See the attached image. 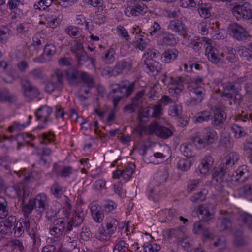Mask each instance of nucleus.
Instances as JSON below:
<instances>
[{
  "label": "nucleus",
  "instance_id": "f257e3e1",
  "mask_svg": "<svg viewBox=\"0 0 252 252\" xmlns=\"http://www.w3.org/2000/svg\"><path fill=\"white\" fill-rule=\"evenodd\" d=\"M111 87L108 96L112 100L113 106L117 108L122 98L127 97L131 94L133 91L134 85L133 82L124 80L120 84L112 85Z\"/></svg>",
  "mask_w": 252,
  "mask_h": 252
},
{
  "label": "nucleus",
  "instance_id": "f03ea898",
  "mask_svg": "<svg viewBox=\"0 0 252 252\" xmlns=\"http://www.w3.org/2000/svg\"><path fill=\"white\" fill-rule=\"evenodd\" d=\"M119 225V221L115 218L111 216L106 217L96 234V238L102 242L109 241L116 232Z\"/></svg>",
  "mask_w": 252,
  "mask_h": 252
},
{
  "label": "nucleus",
  "instance_id": "7ed1b4c3",
  "mask_svg": "<svg viewBox=\"0 0 252 252\" xmlns=\"http://www.w3.org/2000/svg\"><path fill=\"white\" fill-rule=\"evenodd\" d=\"M218 137V135L214 130L204 129L196 133L193 137V142L196 147L201 149L215 143Z\"/></svg>",
  "mask_w": 252,
  "mask_h": 252
},
{
  "label": "nucleus",
  "instance_id": "20e7f679",
  "mask_svg": "<svg viewBox=\"0 0 252 252\" xmlns=\"http://www.w3.org/2000/svg\"><path fill=\"white\" fill-rule=\"evenodd\" d=\"M147 134L155 133L158 136L167 138L172 135L173 132L170 128L160 126L157 122L152 123L148 125L144 130Z\"/></svg>",
  "mask_w": 252,
  "mask_h": 252
},
{
  "label": "nucleus",
  "instance_id": "39448f33",
  "mask_svg": "<svg viewBox=\"0 0 252 252\" xmlns=\"http://www.w3.org/2000/svg\"><path fill=\"white\" fill-rule=\"evenodd\" d=\"M169 79V83L171 86L169 88V93L171 96L177 97L184 89L186 78L182 76H171Z\"/></svg>",
  "mask_w": 252,
  "mask_h": 252
},
{
  "label": "nucleus",
  "instance_id": "423d86ee",
  "mask_svg": "<svg viewBox=\"0 0 252 252\" xmlns=\"http://www.w3.org/2000/svg\"><path fill=\"white\" fill-rule=\"evenodd\" d=\"M148 8L143 3L137 2H128L125 10V14L129 17H136L145 14Z\"/></svg>",
  "mask_w": 252,
  "mask_h": 252
},
{
  "label": "nucleus",
  "instance_id": "0eeeda50",
  "mask_svg": "<svg viewBox=\"0 0 252 252\" xmlns=\"http://www.w3.org/2000/svg\"><path fill=\"white\" fill-rule=\"evenodd\" d=\"M232 12L237 19H250L252 16V5L248 2L236 5L232 8Z\"/></svg>",
  "mask_w": 252,
  "mask_h": 252
},
{
  "label": "nucleus",
  "instance_id": "6e6552de",
  "mask_svg": "<svg viewBox=\"0 0 252 252\" xmlns=\"http://www.w3.org/2000/svg\"><path fill=\"white\" fill-rule=\"evenodd\" d=\"M205 55L209 61L215 63L222 62L224 58V53L219 51L217 47L211 46L210 42L205 47Z\"/></svg>",
  "mask_w": 252,
  "mask_h": 252
},
{
  "label": "nucleus",
  "instance_id": "1a4fd4ad",
  "mask_svg": "<svg viewBox=\"0 0 252 252\" xmlns=\"http://www.w3.org/2000/svg\"><path fill=\"white\" fill-rule=\"evenodd\" d=\"M228 29L230 34L237 40H245L249 36V33L246 28L237 23L230 24Z\"/></svg>",
  "mask_w": 252,
  "mask_h": 252
},
{
  "label": "nucleus",
  "instance_id": "9d476101",
  "mask_svg": "<svg viewBox=\"0 0 252 252\" xmlns=\"http://www.w3.org/2000/svg\"><path fill=\"white\" fill-rule=\"evenodd\" d=\"M214 163V158L212 156L207 155L203 157L200 159V163L198 166L199 173L202 176L209 175L213 167Z\"/></svg>",
  "mask_w": 252,
  "mask_h": 252
},
{
  "label": "nucleus",
  "instance_id": "9b49d317",
  "mask_svg": "<svg viewBox=\"0 0 252 252\" xmlns=\"http://www.w3.org/2000/svg\"><path fill=\"white\" fill-rule=\"evenodd\" d=\"M63 73L62 70H56L52 75L51 80L46 84L45 90L47 92L52 93L55 89L62 85Z\"/></svg>",
  "mask_w": 252,
  "mask_h": 252
},
{
  "label": "nucleus",
  "instance_id": "f8f14e48",
  "mask_svg": "<svg viewBox=\"0 0 252 252\" xmlns=\"http://www.w3.org/2000/svg\"><path fill=\"white\" fill-rule=\"evenodd\" d=\"M21 85L23 94L27 98L32 99L37 97L39 94L37 89L27 80H23Z\"/></svg>",
  "mask_w": 252,
  "mask_h": 252
},
{
  "label": "nucleus",
  "instance_id": "ddd939ff",
  "mask_svg": "<svg viewBox=\"0 0 252 252\" xmlns=\"http://www.w3.org/2000/svg\"><path fill=\"white\" fill-rule=\"evenodd\" d=\"M64 219L59 218L54 220L53 226L50 229L51 234L57 239H60L64 234L65 230Z\"/></svg>",
  "mask_w": 252,
  "mask_h": 252
},
{
  "label": "nucleus",
  "instance_id": "4468645a",
  "mask_svg": "<svg viewBox=\"0 0 252 252\" xmlns=\"http://www.w3.org/2000/svg\"><path fill=\"white\" fill-rule=\"evenodd\" d=\"M34 199L36 203V210L38 213L43 212L48 207L50 199L45 193H39Z\"/></svg>",
  "mask_w": 252,
  "mask_h": 252
},
{
  "label": "nucleus",
  "instance_id": "2eb2a0df",
  "mask_svg": "<svg viewBox=\"0 0 252 252\" xmlns=\"http://www.w3.org/2000/svg\"><path fill=\"white\" fill-rule=\"evenodd\" d=\"M189 93L192 98L191 102L193 104H197L203 100L205 94V90L201 86H192Z\"/></svg>",
  "mask_w": 252,
  "mask_h": 252
},
{
  "label": "nucleus",
  "instance_id": "dca6fc26",
  "mask_svg": "<svg viewBox=\"0 0 252 252\" xmlns=\"http://www.w3.org/2000/svg\"><path fill=\"white\" fill-rule=\"evenodd\" d=\"M240 159V155L236 152L228 153L223 158L221 165L227 169L231 168Z\"/></svg>",
  "mask_w": 252,
  "mask_h": 252
},
{
  "label": "nucleus",
  "instance_id": "f3484780",
  "mask_svg": "<svg viewBox=\"0 0 252 252\" xmlns=\"http://www.w3.org/2000/svg\"><path fill=\"white\" fill-rule=\"evenodd\" d=\"M16 219L14 216H9L6 220L0 222V233L7 234L11 232Z\"/></svg>",
  "mask_w": 252,
  "mask_h": 252
},
{
  "label": "nucleus",
  "instance_id": "a211bd4d",
  "mask_svg": "<svg viewBox=\"0 0 252 252\" xmlns=\"http://www.w3.org/2000/svg\"><path fill=\"white\" fill-rule=\"evenodd\" d=\"M198 212L202 216V218L204 220L208 221L214 218V211L213 206L211 204H205L199 206Z\"/></svg>",
  "mask_w": 252,
  "mask_h": 252
},
{
  "label": "nucleus",
  "instance_id": "6ab92c4d",
  "mask_svg": "<svg viewBox=\"0 0 252 252\" xmlns=\"http://www.w3.org/2000/svg\"><path fill=\"white\" fill-rule=\"evenodd\" d=\"M159 215L161 221L167 222L174 220L178 216L179 213L174 209H165L161 211Z\"/></svg>",
  "mask_w": 252,
  "mask_h": 252
},
{
  "label": "nucleus",
  "instance_id": "aec40b11",
  "mask_svg": "<svg viewBox=\"0 0 252 252\" xmlns=\"http://www.w3.org/2000/svg\"><path fill=\"white\" fill-rule=\"evenodd\" d=\"M131 68V64L128 62L122 60L117 63L114 67V74L116 76L123 73H127Z\"/></svg>",
  "mask_w": 252,
  "mask_h": 252
},
{
  "label": "nucleus",
  "instance_id": "412c9836",
  "mask_svg": "<svg viewBox=\"0 0 252 252\" xmlns=\"http://www.w3.org/2000/svg\"><path fill=\"white\" fill-rule=\"evenodd\" d=\"M52 112L51 108L47 106H43L40 107L36 112L37 119L43 123L48 121V118Z\"/></svg>",
  "mask_w": 252,
  "mask_h": 252
},
{
  "label": "nucleus",
  "instance_id": "4be33fe9",
  "mask_svg": "<svg viewBox=\"0 0 252 252\" xmlns=\"http://www.w3.org/2000/svg\"><path fill=\"white\" fill-rule=\"evenodd\" d=\"M213 112L214 114V124L219 126L224 123L226 119V114L220 108L214 106L213 108Z\"/></svg>",
  "mask_w": 252,
  "mask_h": 252
},
{
  "label": "nucleus",
  "instance_id": "5701e85b",
  "mask_svg": "<svg viewBox=\"0 0 252 252\" xmlns=\"http://www.w3.org/2000/svg\"><path fill=\"white\" fill-rule=\"evenodd\" d=\"M116 52L114 48H109L105 51L101 56L102 61L106 64H112L116 60Z\"/></svg>",
  "mask_w": 252,
  "mask_h": 252
},
{
  "label": "nucleus",
  "instance_id": "b1692460",
  "mask_svg": "<svg viewBox=\"0 0 252 252\" xmlns=\"http://www.w3.org/2000/svg\"><path fill=\"white\" fill-rule=\"evenodd\" d=\"M56 48L53 44L46 45L44 48V53L41 56L40 62L41 63L49 61L52 56L56 53Z\"/></svg>",
  "mask_w": 252,
  "mask_h": 252
},
{
  "label": "nucleus",
  "instance_id": "393cba45",
  "mask_svg": "<svg viewBox=\"0 0 252 252\" xmlns=\"http://www.w3.org/2000/svg\"><path fill=\"white\" fill-rule=\"evenodd\" d=\"M178 56V51L176 49H168L162 54L161 60L163 63H169L175 60Z\"/></svg>",
  "mask_w": 252,
  "mask_h": 252
},
{
  "label": "nucleus",
  "instance_id": "a878e982",
  "mask_svg": "<svg viewBox=\"0 0 252 252\" xmlns=\"http://www.w3.org/2000/svg\"><path fill=\"white\" fill-rule=\"evenodd\" d=\"M61 21V19L58 17L47 15L44 16V19L40 21V23L44 24L47 27L55 28L59 25Z\"/></svg>",
  "mask_w": 252,
  "mask_h": 252
},
{
  "label": "nucleus",
  "instance_id": "bb28decb",
  "mask_svg": "<svg viewBox=\"0 0 252 252\" xmlns=\"http://www.w3.org/2000/svg\"><path fill=\"white\" fill-rule=\"evenodd\" d=\"M168 29L179 33H183L186 31L185 25L178 19L172 20L168 26Z\"/></svg>",
  "mask_w": 252,
  "mask_h": 252
},
{
  "label": "nucleus",
  "instance_id": "cd10ccee",
  "mask_svg": "<svg viewBox=\"0 0 252 252\" xmlns=\"http://www.w3.org/2000/svg\"><path fill=\"white\" fill-rule=\"evenodd\" d=\"M169 177V173L167 169L165 167H161L155 174L154 180L158 183L161 184L165 182Z\"/></svg>",
  "mask_w": 252,
  "mask_h": 252
},
{
  "label": "nucleus",
  "instance_id": "c85d7f7f",
  "mask_svg": "<svg viewBox=\"0 0 252 252\" xmlns=\"http://www.w3.org/2000/svg\"><path fill=\"white\" fill-rule=\"evenodd\" d=\"M145 63L147 68V71L148 73H151L154 74H157L160 72L162 70V65L158 62L156 61H152L149 62L147 61Z\"/></svg>",
  "mask_w": 252,
  "mask_h": 252
},
{
  "label": "nucleus",
  "instance_id": "c756f323",
  "mask_svg": "<svg viewBox=\"0 0 252 252\" xmlns=\"http://www.w3.org/2000/svg\"><path fill=\"white\" fill-rule=\"evenodd\" d=\"M213 111V108H212L209 110H205L198 113L193 117V121L196 123H201L209 121L212 117Z\"/></svg>",
  "mask_w": 252,
  "mask_h": 252
},
{
  "label": "nucleus",
  "instance_id": "7c9ffc66",
  "mask_svg": "<svg viewBox=\"0 0 252 252\" xmlns=\"http://www.w3.org/2000/svg\"><path fill=\"white\" fill-rule=\"evenodd\" d=\"M32 30V23L28 22H25L18 25L16 28L17 32L18 34L24 35L31 33Z\"/></svg>",
  "mask_w": 252,
  "mask_h": 252
},
{
  "label": "nucleus",
  "instance_id": "2f4dec72",
  "mask_svg": "<svg viewBox=\"0 0 252 252\" xmlns=\"http://www.w3.org/2000/svg\"><path fill=\"white\" fill-rule=\"evenodd\" d=\"M160 54V53L158 51L154 48H148L143 56L144 63L147 61L149 62L154 61V59L158 57Z\"/></svg>",
  "mask_w": 252,
  "mask_h": 252
},
{
  "label": "nucleus",
  "instance_id": "473e14b6",
  "mask_svg": "<svg viewBox=\"0 0 252 252\" xmlns=\"http://www.w3.org/2000/svg\"><path fill=\"white\" fill-rule=\"evenodd\" d=\"M211 42V40L207 37H202L200 39H194L191 40L190 44L193 47V49L195 51H198L201 48L203 45L205 48L208 44Z\"/></svg>",
  "mask_w": 252,
  "mask_h": 252
},
{
  "label": "nucleus",
  "instance_id": "72a5a7b5",
  "mask_svg": "<svg viewBox=\"0 0 252 252\" xmlns=\"http://www.w3.org/2000/svg\"><path fill=\"white\" fill-rule=\"evenodd\" d=\"M91 211L92 218L95 222L100 223L102 222L104 215L100 209H98L95 206H92Z\"/></svg>",
  "mask_w": 252,
  "mask_h": 252
},
{
  "label": "nucleus",
  "instance_id": "f704fd0d",
  "mask_svg": "<svg viewBox=\"0 0 252 252\" xmlns=\"http://www.w3.org/2000/svg\"><path fill=\"white\" fill-rule=\"evenodd\" d=\"M191 165L192 162L188 158H181L179 159L177 163V168L183 172H187L189 170Z\"/></svg>",
  "mask_w": 252,
  "mask_h": 252
},
{
  "label": "nucleus",
  "instance_id": "c9c22d12",
  "mask_svg": "<svg viewBox=\"0 0 252 252\" xmlns=\"http://www.w3.org/2000/svg\"><path fill=\"white\" fill-rule=\"evenodd\" d=\"M193 147L190 144L184 143L180 146V150L183 155L187 158H191L195 156Z\"/></svg>",
  "mask_w": 252,
  "mask_h": 252
},
{
  "label": "nucleus",
  "instance_id": "e433bc0d",
  "mask_svg": "<svg viewBox=\"0 0 252 252\" xmlns=\"http://www.w3.org/2000/svg\"><path fill=\"white\" fill-rule=\"evenodd\" d=\"M134 46L141 50H143L148 47V44L143 38V36L139 33L135 34V39L133 41Z\"/></svg>",
  "mask_w": 252,
  "mask_h": 252
},
{
  "label": "nucleus",
  "instance_id": "4c0bfd02",
  "mask_svg": "<svg viewBox=\"0 0 252 252\" xmlns=\"http://www.w3.org/2000/svg\"><path fill=\"white\" fill-rule=\"evenodd\" d=\"M231 129L234 134V136L236 139H239L246 136L247 133L243 127L238 124H233L231 126Z\"/></svg>",
  "mask_w": 252,
  "mask_h": 252
},
{
  "label": "nucleus",
  "instance_id": "58836bf2",
  "mask_svg": "<svg viewBox=\"0 0 252 252\" xmlns=\"http://www.w3.org/2000/svg\"><path fill=\"white\" fill-rule=\"evenodd\" d=\"M226 170V168L221 165L220 168L217 169L212 174V179L218 183H221L223 180Z\"/></svg>",
  "mask_w": 252,
  "mask_h": 252
},
{
  "label": "nucleus",
  "instance_id": "ea45409f",
  "mask_svg": "<svg viewBox=\"0 0 252 252\" xmlns=\"http://www.w3.org/2000/svg\"><path fill=\"white\" fill-rule=\"evenodd\" d=\"M148 191L149 192V196L151 197L154 201H158L161 197L160 190L158 186L152 187L149 186L148 187Z\"/></svg>",
  "mask_w": 252,
  "mask_h": 252
},
{
  "label": "nucleus",
  "instance_id": "a19ab883",
  "mask_svg": "<svg viewBox=\"0 0 252 252\" xmlns=\"http://www.w3.org/2000/svg\"><path fill=\"white\" fill-rule=\"evenodd\" d=\"M207 194L208 190L205 189H202L200 191L191 196L190 199L194 203L203 201L205 200Z\"/></svg>",
  "mask_w": 252,
  "mask_h": 252
},
{
  "label": "nucleus",
  "instance_id": "79ce46f5",
  "mask_svg": "<svg viewBox=\"0 0 252 252\" xmlns=\"http://www.w3.org/2000/svg\"><path fill=\"white\" fill-rule=\"evenodd\" d=\"M135 165L133 164H128L122 171V178L126 181L129 180L134 172Z\"/></svg>",
  "mask_w": 252,
  "mask_h": 252
},
{
  "label": "nucleus",
  "instance_id": "37998d69",
  "mask_svg": "<svg viewBox=\"0 0 252 252\" xmlns=\"http://www.w3.org/2000/svg\"><path fill=\"white\" fill-rule=\"evenodd\" d=\"M162 42L164 45L173 46L176 44L177 40L173 34L165 33L163 36Z\"/></svg>",
  "mask_w": 252,
  "mask_h": 252
},
{
  "label": "nucleus",
  "instance_id": "c03bdc74",
  "mask_svg": "<svg viewBox=\"0 0 252 252\" xmlns=\"http://www.w3.org/2000/svg\"><path fill=\"white\" fill-rule=\"evenodd\" d=\"M40 143L42 144H48L54 140L55 135L51 132L42 133L39 135Z\"/></svg>",
  "mask_w": 252,
  "mask_h": 252
},
{
  "label": "nucleus",
  "instance_id": "a18cd8bd",
  "mask_svg": "<svg viewBox=\"0 0 252 252\" xmlns=\"http://www.w3.org/2000/svg\"><path fill=\"white\" fill-rule=\"evenodd\" d=\"M41 40H40L37 37L34 36L33 37V43L30 46H28V49L32 51L31 57H32L35 53H37V50L40 48L41 45Z\"/></svg>",
  "mask_w": 252,
  "mask_h": 252
},
{
  "label": "nucleus",
  "instance_id": "49530a36",
  "mask_svg": "<svg viewBox=\"0 0 252 252\" xmlns=\"http://www.w3.org/2000/svg\"><path fill=\"white\" fill-rule=\"evenodd\" d=\"M8 214L7 203L4 198L0 197V218H5Z\"/></svg>",
  "mask_w": 252,
  "mask_h": 252
},
{
  "label": "nucleus",
  "instance_id": "de8ad7c7",
  "mask_svg": "<svg viewBox=\"0 0 252 252\" xmlns=\"http://www.w3.org/2000/svg\"><path fill=\"white\" fill-rule=\"evenodd\" d=\"M210 22L208 21H202L197 26L198 32L202 35H206L209 33Z\"/></svg>",
  "mask_w": 252,
  "mask_h": 252
},
{
  "label": "nucleus",
  "instance_id": "09e8293b",
  "mask_svg": "<svg viewBox=\"0 0 252 252\" xmlns=\"http://www.w3.org/2000/svg\"><path fill=\"white\" fill-rule=\"evenodd\" d=\"M116 32L118 36L122 39L126 41H129L130 37L126 30V29L121 25H119L116 27Z\"/></svg>",
  "mask_w": 252,
  "mask_h": 252
},
{
  "label": "nucleus",
  "instance_id": "8fccbe9b",
  "mask_svg": "<svg viewBox=\"0 0 252 252\" xmlns=\"http://www.w3.org/2000/svg\"><path fill=\"white\" fill-rule=\"evenodd\" d=\"M201 0H181L180 5L183 8L195 7L201 3Z\"/></svg>",
  "mask_w": 252,
  "mask_h": 252
},
{
  "label": "nucleus",
  "instance_id": "3c124183",
  "mask_svg": "<svg viewBox=\"0 0 252 252\" xmlns=\"http://www.w3.org/2000/svg\"><path fill=\"white\" fill-rule=\"evenodd\" d=\"M51 191L57 198H60L63 194V190L61 186L58 183H54L51 187Z\"/></svg>",
  "mask_w": 252,
  "mask_h": 252
},
{
  "label": "nucleus",
  "instance_id": "603ef678",
  "mask_svg": "<svg viewBox=\"0 0 252 252\" xmlns=\"http://www.w3.org/2000/svg\"><path fill=\"white\" fill-rule=\"evenodd\" d=\"M143 247L145 252H155L158 251L161 248L160 245L155 243L149 242L145 243Z\"/></svg>",
  "mask_w": 252,
  "mask_h": 252
},
{
  "label": "nucleus",
  "instance_id": "864d4df0",
  "mask_svg": "<svg viewBox=\"0 0 252 252\" xmlns=\"http://www.w3.org/2000/svg\"><path fill=\"white\" fill-rule=\"evenodd\" d=\"M81 78L82 81L88 86L92 87L94 86V77L86 72L81 74Z\"/></svg>",
  "mask_w": 252,
  "mask_h": 252
},
{
  "label": "nucleus",
  "instance_id": "5fc2aeb1",
  "mask_svg": "<svg viewBox=\"0 0 252 252\" xmlns=\"http://www.w3.org/2000/svg\"><path fill=\"white\" fill-rule=\"evenodd\" d=\"M30 124L29 122L21 124L18 122H14L13 124L9 127L8 130L10 132H13L15 130H22Z\"/></svg>",
  "mask_w": 252,
  "mask_h": 252
},
{
  "label": "nucleus",
  "instance_id": "6e6d98bb",
  "mask_svg": "<svg viewBox=\"0 0 252 252\" xmlns=\"http://www.w3.org/2000/svg\"><path fill=\"white\" fill-rule=\"evenodd\" d=\"M128 250V244L123 240H119L115 244L113 252H121Z\"/></svg>",
  "mask_w": 252,
  "mask_h": 252
},
{
  "label": "nucleus",
  "instance_id": "4d7b16f0",
  "mask_svg": "<svg viewBox=\"0 0 252 252\" xmlns=\"http://www.w3.org/2000/svg\"><path fill=\"white\" fill-rule=\"evenodd\" d=\"M220 144L225 148H231L233 147V143L230 136L228 134L222 136L220 139Z\"/></svg>",
  "mask_w": 252,
  "mask_h": 252
},
{
  "label": "nucleus",
  "instance_id": "13d9d810",
  "mask_svg": "<svg viewBox=\"0 0 252 252\" xmlns=\"http://www.w3.org/2000/svg\"><path fill=\"white\" fill-rule=\"evenodd\" d=\"M239 219L252 231V216L243 213L240 216Z\"/></svg>",
  "mask_w": 252,
  "mask_h": 252
},
{
  "label": "nucleus",
  "instance_id": "bf43d9fd",
  "mask_svg": "<svg viewBox=\"0 0 252 252\" xmlns=\"http://www.w3.org/2000/svg\"><path fill=\"white\" fill-rule=\"evenodd\" d=\"M75 171L69 166H64L60 171L59 175L62 178L70 177L73 175Z\"/></svg>",
  "mask_w": 252,
  "mask_h": 252
},
{
  "label": "nucleus",
  "instance_id": "052dcab7",
  "mask_svg": "<svg viewBox=\"0 0 252 252\" xmlns=\"http://www.w3.org/2000/svg\"><path fill=\"white\" fill-rule=\"evenodd\" d=\"M34 208L36 209V203L33 198L30 199L27 204L24 206L23 208L24 214L26 215L30 214Z\"/></svg>",
  "mask_w": 252,
  "mask_h": 252
},
{
  "label": "nucleus",
  "instance_id": "680f3d73",
  "mask_svg": "<svg viewBox=\"0 0 252 252\" xmlns=\"http://www.w3.org/2000/svg\"><path fill=\"white\" fill-rule=\"evenodd\" d=\"M21 187L19 185H15L13 188H12V190L14 191L15 194L13 195L14 197H19L21 196H23L25 197L28 196L29 194L26 192L25 189H21Z\"/></svg>",
  "mask_w": 252,
  "mask_h": 252
},
{
  "label": "nucleus",
  "instance_id": "e2e57ef3",
  "mask_svg": "<svg viewBox=\"0 0 252 252\" xmlns=\"http://www.w3.org/2000/svg\"><path fill=\"white\" fill-rule=\"evenodd\" d=\"M168 113L172 117H178L182 113V107L179 105H173L170 107Z\"/></svg>",
  "mask_w": 252,
  "mask_h": 252
},
{
  "label": "nucleus",
  "instance_id": "0e129e2a",
  "mask_svg": "<svg viewBox=\"0 0 252 252\" xmlns=\"http://www.w3.org/2000/svg\"><path fill=\"white\" fill-rule=\"evenodd\" d=\"M145 93L144 90H141L136 93L135 96L132 99L133 104L141 107L142 97Z\"/></svg>",
  "mask_w": 252,
  "mask_h": 252
},
{
  "label": "nucleus",
  "instance_id": "69168bd1",
  "mask_svg": "<svg viewBox=\"0 0 252 252\" xmlns=\"http://www.w3.org/2000/svg\"><path fill=\"white\" fill-rule=\"evenodd\" d=\"M65 32L71 37H76L79 33V29L75 26H69L65 29Z\"/></svg>",
  "mask_w": 252,
  "mask_h": 252
},
{
  "label": "nucleus",
  "instance_id": "338daca9",
  "mask_svg": "<svg viewBox=\"0 0 252 252\" xmlns=\"http://www.w3.org/2000/svg\"><path fill=\"white\" fill-rule=\"evenodd\" d=\"M72 206L71 204L67 201L63 204L62 213L65 218H68L71 213Z\"/></svg>",
  "mask_w": 252,
  "mask_h": 252
},
{
  "label": "nucleus",
  "instance_id": "774afa93",
  "mask_svg": "<svg viewBox=\"0 0 252 252\" xmlns=\"http://www.w3.org/2000/svg\"><path fill=\"white\" fill-rule=\"evenodd\" d=\"M239 193L246 196L252 195V184L246 185L241 188Z\"/></svg>",
  "mask_w": 252,
  "mask_h": 252
}]
</instances>
